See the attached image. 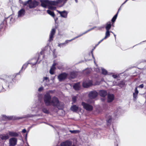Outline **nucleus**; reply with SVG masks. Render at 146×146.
Returning <instances> with one entry per match:
<instances>
[{
    "mask_svg": "<svg viewBox=\"0 0 146 146\" xmlns=\"http://www.w3.org/2000/svg\"><path fill=\"white\" fill-rule=\"evenodd\" d=\"M110 32H111L112 33H113V32L111 31L110 32V31H106V33H105V37L104 38V39H106L107 38L109 37L110 36Z\"/></svg>",
    "mask_w": 146,
    "mask_h": 146,
    "instance_id": "393cba45",
    "label": "nucleus"
},
{
    "mask_svg": "<svg viewBox=\"0 0 146 146\" xmlns=\"http://www.w3.org/2000/svg\"><path fill=\"white\" fill-rule=\"evenodd\" d=\"M134 93H135L136 94H138V91L137 90V87L135 88V92Z\"/></svg>",
    "mask_w": 146,
    "mask_h": 146,
    "instance_id": "c9c22d12",
    "label": "nucleus"
},
{
    "mask_svg": "<svg viewBox=\"0 0 146 146\" xmlns=\"http://www.w3.org/2000/svg\"><path fill=\"white\" fill-rule=\"evenodd\" d=\"M70 109L72 111L74 112H76L78 110V108L76 106L74 105L72 106Z\"/></svg>",
    "mask_w": 146,
    "mask_h": 146,
    "instance_id": "b1692460",
    "label": "nucleus"
},
{
    "mask_svg": "<svg viewBox=\"0 0 146 146\" xmlns=\"http://www.w3.org/2000/svg\"><path fill=\"white\" fill-rule=\"evenodd\" d=\"M43 81H45L46 83H48L49 81V78L47 77H44L43 79Z\"/></svg>",
    "mask_w": 146,
    "mask_h": 146,
    "instance_id": "c85d7f7f",
    "label": "nucleus"
},
{
    "mask_svg": "<svg viewBox=\"0 0 146 146\" xmlns=\"http://www.w3.org/2000/svg\"><path fill=\"white\" fill-rule=\"evenodd\" d=\"M119 111H117L116 113L115 112L114 114L111 115V114H108L106 115L107 123L108 125H110L112 122L113 119H115L117 114H119Z\"/></svg>",
    "mask_w": 146,
    "mask_h": 146,
    "instance_id": "20e7f679",
    "label": "nucleus"
},
{
    "mask_svg": "<svg viewBox=\"0 0 146 146\" xmlns=\"http://www.w3.org/2000/svg\"><path fill=\"white\" fill-rule=\"evenodd\" d=\"M22 132L23 133H25L26 132V130L25 129H24L22 130Z\"/></svg>",
    "mask_w": 146,
    "mask_h": 146,
    "instance_id": "79ce46f5",
    "label": "nucleus"
},
{
    "mask_svg": "<svg viewBox=\"0 0 146 146\" xmlns=\"http://www.w3.org/2000/svg\"><path fill=\"white\" fill-rule=\"evenodd\" d=\"M43 89V88L42 87H40L38 89V91L39 92L41 91Z\"/></svg>",
    "mask_w": 146,
    "mask_h": 146,
    "instance_id": "e433bc0d",
    "label": "nucleus"
},
{
    "mask_svg": "<svg viewBox=\"0 0 146 146\" xmlns=\"http://www.w3.org/2000/svg\"><path fill=\"white\" fill-rule=\"evenodd\" d=\"M25 9H21L18 12V17L20 18L23 17L25 15Z\"/></svg>",
    "mask_w": 146,
    "mask_h": 146,
    "instance_id": "ddd939ff",
    "label": "nucleus"
},
{
    "mask_svg": "<svg viewBox=\"0 0 146 146\" xmlns=\"http://www.w3.org/2000/svg\"><path fill=\"white\" fill-rule=\"evenodd\" d=\"M82 104L84 108L88 111H91L93 110V106L90 104L82 102Z\"/></svg>",
    "mask_w": 146,
    "mask_h": 146,
    "instance_id": "6e6552de",
    "label": "nucleus"
},
{
    "mask_svg": "<svg viewBox=\"0 0 146 146\" xmlns=\"http://www.w3.org/2000/svg\"><path fill=\"white\" fill-rule=\"evenodd\" d=\"M127 1H126V0L124 2V3H123L121 5V6H122V5H123V4H125L126 2Z\"/></svg>",
    "mask_w": 146,
    "mask_h": 146,
    "instance_id": "49530a36",
    "label": "nucleus"
},
{
    "mask_svg": "<svg viewBox=\"0 0 146 146\" xmlns=\"http://www.w3.org/2000/svg\"><path fill=\"white\" fill-rule=\"evenodd\" d=\"M92 85V82L91 80H86L83 83V86L84 88H88Z\"/></svg>",
    "mask_w": 146,
    "mask_h": 146,
    "instance_id": "f8f14e48",
    "label": "nucleus"
},
{
    "mask_svg": "<svg viewBox=\"0 0 146 146\" xmlns=\"http://www.w3.org/2000/svg\"><path fill=\"white\" fill-rule=\"evenodd\" d=\"M9 135L11 137H16L18 136V134L13 131H9Z\"/></svg>",
    "mask_w": 146,
    "mask_h": 146,
    "instance_id": "4be33fe9",
    "label": "nucleus"
},
{
    "mask_svg": "<svg viewBox=\"0 0 146 146\" xmlns=\"http://www.w3.org/2000/svg\"><path fill=\"white\" fill-rule=\"evenodd\" d=\"M57 19H58L57 18L54 19V20H55V22H56V20H57Z\"/></svg>",
    "mask_w": 146,
    "mask_h": 146,
    "instance_id": "09e8293b",
    "label": "nucleus"
},
{
    "mask_svg": "<svg viewBox=\"0 0 146 146\" xmlns=\"http://www.w3.org/2000/svg\"><path fill=\"white\" fill-rule=\"evenodd\" d=\"M92 56H93V58L94 59V57L93 56V54H92Z\"/></svg>",
    "mask_w": 146,
    "mask_h": 146,
    "instance_id": "8fccbe9b",
    "label": "nucleus"
},
{
    "mask_svg": "<svg viewBox=\"0 0 146 146\" xmlns=\"http://www.w3.org/2000/svg\"><path fill=\"white\" fill-rule=\"evenodd\" d=\"M99 95L101 97H104L107 94V92L106 90H101L99 92Z\"/></svg>",
    "mask_w": 146,
    "mask_h": 146,
    "instance_id": "6ab92c4d",
    "label": "nucleus"
},
{
    "mask_svg": "<svg viewBox=\"0 0 146 146\" xmlns=\"http://www.w3.org/2000/svg\"><path fill=\"white\" fill-rule=\"evenodd\" d=\"M43 56L42 55V58H43Z\"/></svg>",
    "mask_w": 146,
    "mask_h": 146,
    "instance_id": "13d9d810",
    "label": "nucleus"
},
{
    "mask_svg": "<svg viewBox=\"0 0 146 146\" xmlns=\"http://www.w3.org/2000/svg\"><path fill=\"white\" fill-rule=\"evenodd\" d=\"M137 94L135 93H133V97L134 98L136 99L137 97Z\"/></svg>",
    "mask_w": 146,
    "mask_h": 146,
    "instance_id": "f704fd0d",
    "label": "nucleus"
},
{
    "mask_svg": "<svg viewBox=\"0 0 146 146\" xmlns=\"http://www.w3.org/2000/svg\"><path fill=\"white\" fill-rule=\"evenodd\" d=\"M88 102L90 103H92V102H90V101H88Z\"/></svg>",
    "mask_w": 146,
    "mask_h": 146,
    "instance_id": "6e6d98bb",
    "label": "nucleus"
},
{
    "mask_svg": "<svg viewBox=\"0 0 146 146\" xmlns=\"http://www.w3.org/2000/svg\"><path fill=\"white\" fill-rule=\"evenodd\" d=\"M96 71L97 72H98L100 71V69L98 68H97L96 69Z\"/></svg>",
    "mask_w": 146,
    "mask_h": 146,
    "instance_id": "ea45409f",
    "label": "nucleus"
},
{
    "mask_svg": "<svg viewBox=\"0 0 146 146\" xmlns=\"http://www.w3.org/2000/svg\"><path fill=\"white\" fill-rule=\"evenodd\" d=\"M104 39H104V38L102 39V40H101L98 43L97 45H98L100 42H102V41H103Z\"/></svg>",
    "mask_w": 146,
    "mask_h": 146,
    "instance_id": "37998d69",
    "label": "nucleus"
},
{
    "mask_svg": "<svg viewBox=\"0 0 146 146\" xmlns=\"http://www.w3.org/2000/svg\"><path fill=\"white\" fill-rule=\"evenodd\" d=\"M113 34L114 35V37H115V38H116V35L115 34H114L113 33Z\"/></svg>",
    "mask_w": 146,
    "mask_h": 146,
    "instance_id": "5fc2aeb1",
    "label": "nucleus"
},
{
    "mask_svg": "<svg viewBox=\"0 0 146 146\" xmlns=\"http://www.w3.org/2000/svg\"><path fill=\"white\" fill-rule=\"evenodd\" d=\"M55 33V29L53 28L52 29L49 35V41H51L53 40V36L54 35Z\"/></svg>",
    "mask_w": 146,
    "mask_h": 146,
    "instance_id": "2eb2a0df",
    "label": "nucleus"
},
{
    "mask_svg": "<svg viewBox=\"0 0 146 146\" xmlns=\"http://www.w3.org/2000/svg\"><path fill=\"white\" fill-rule=\"evenodd\" d=\"M128 0H126V1H127Z\"/></svg>",
    "mask_w": 146,
    "mask_h": 146,
    "instance_id": "bf43d9fd",
    "label": "nucleus"
},
{
    "mask_svg": "<svg viewBox=\"0 0 146 146\" xmlns=\"http://www.w3.org/2000/svg\"><path fill=\"white\" fill-rule=\"evenodd\" d=\"M67 74L64 73L59 74L58 76V78L60 81H61L65 79L67 76Z\"/></svg>",
    "mask_w": 146,
    "mask_h": 146,
    "instance_id": "4468645a",
    "label": "nucleus"
},
{
    "mask_svg": "<svg viewBox=\"0 0 146 146\" xmlns=\"http://www.w3.org/2000/svg\"><path fill=\"white\" fill-rule=\"evenodd\" d=\"M17 139L15 138H10L9 140V146H15L17 143Z\"/></svg>",
    "mask_w": 146,
    "mask_h": 146,
    "instance_id": "1a4fd4ad",
    "label": "nucleus"
},
{
    "mask_svg": "<svg viewBox=\"0 0 146 146\" xmlns=\"http://www.w3.org/2000/svg\"><path fill=\"white\" fill-rule=\"evenodd\" d=\"M111 27V24L110 22L108 23L106 25L105 28L106 31H109Z\"/></svg>",
    "mask_w": 146,
    "mask_h": 146,
    "instance_id": "5701e85b",
    "label": "nucleus"
},
{
    "mask_svg": "<svg viewBox=\"0 0 146 146\" xmlns=\"http://www.w3.org/2000/svg\"><path fill=\"white\" fill-rule=\"evenodd\" d=\"M58 64L54 62L53 64H52V66L50 70V73L51 74H54V71L56 69L55 66Z\"/></svg>",
    "mask_w": 146,
    "mask_h": 146,
    "instance_id": "f3484780",
    "label": "nucleus"
},
{
    "mask_svg": "<svg viewBox=\"0 0 146 146\" xmlns=\"http://www.w3.org/2000/svg\"><path fill=\"white\" fill-rule=\"evenodd\" d=\"M98 93L95 91H91L89 94L88 96L89 98L91 99H93L96 98L98 96Z\"/></svg>",
    "mask_w": 146,
    "mask_h": 146,
    "instance_id": "9d476101",
    "label": "nucleus"
},
{
    "mask_svg": "<svg viewBox=\"0 0 146 146\" xmlns=\"http://www.w3.org/2000/svg\"><path fill=\"white\" fill-rule=\"evenodd\" d=\"M70 132L72 133H77L79 132V131L77 130H70Z\"/></svg>",
    "mask_w": 146,
    "mask_h": 146,
    "instance_id": "473e14b6",
    "label": "nucleus"
},
{
    "mask_svg": "<svg viewBox=\"0 0 146 146\" xmlns=\"http://www.w3.org/2000/svg\"><path fill=\"white\" fill-rule=\"evenodd\" d=\"M47 13L50 15L54 17L55 15L53 11H52L49 10H47Z\"/></svg>",
    "mask_w": 146,
    "mask_h": 146,
    "instance_id": "a878e982",
    "label": "nucleus"
},
{
    "mask_svg": "<svg viewBox=\"0 0 146 146\" xmlns=\"http://www.w3.org/2000/svg\"><path fill=\"white\" fill-rule=\"evenodd\" d=\"M2 118L1 119V120H5L7 119L8 120H14L17 119H21L23 118V117H18L13 116H6L5 115H3L2 116Z\"/></svg>",
    "mask_w": 146,
    "mask_h": 146,
    "instance_id": "423d86ee",
    "label": "nucleus"
},
{
    "mask_svg": "<svg viewBox=\"0 0 146 146\" xmlns=\"http://www.w3.org/2000/svg\"><path fill=\"white\" fill-rule=\"evenodd\" d=\"M122 84L123 85H124L125 84V83L123 82H122Z\"/></svg>",
    "mask_w": 146,
    "mask_h": 146,
    "instance_id": "3c124183",
    "label": "nucleus"
},
{
    "mask_svg": "<svg viewBox=\"0 0 146 146\" xmlns=\"http://www.w3.org/2000/svg\"><path fill=\"white\" fill-rule=\"evenodd\" d=\"M13 16L9 17L8 18L10 19V21L11 22H13L14 21V19L13 17Z\"/></svg>",
    "mask_w": 146,
    "mask_h": 146,
    "instance_id": "2f4dec72",
    "label": "nucleus"
},
{
    "mask_svg": "<svg viewBox=\"0 0 146 146\" xmlns=\"http://www.w3.org/2000/svg\"><path fill=\"white\" fill-rule=\"evenodd\" d=\"M80 87L81 85H80V83L75 84L73 86L74 88L76 90H79L80 89Z\"/></svg>",
    "mask_w": 146,
    "mask_h": 146,
    "instance_id": "aec40b11",
    "label": "nucleus"
},
{
    "mask_svg": "<svg viewBox=\"0 0 146 146\" xmlns=\"http://www.w3.org/2000/svg\"><path fill=\"white\" fill-rule=\"evenodd\" d=\"M33 61H34V62H31L30 61H29L24 64L23 65L22 68L21 70L20 71L19 73H21L23 71H24L25 70V69L27 68V66L28 64H30L33 65H34L35 64L37 61V60H36V59H34L32 60Z\"/></svg>",
    "mask_w": 146,
    "mask_h": 146,
    "instance_id": "39448f33",
    "label": "nucleus"
},
{
    "mask_svg": "<svg viewBox=\"0 0 146 146\" xmlns=\"http://www.w3.org/2000/svg\"><path fill=\"white\" fill-rule=\"evenodd\" d=\"M102 28V27H97V29L98 30H100Z\"/></svg>",
    "mask_w": 146,
    "mask_h": 146,
    "instance_id": "c03bdc74",
    "label": "nucleus"
},
{
    "mask_svg": "<svg viewBox=\"0 0 146 146\" xmlns=\"http://www.w3.org/2000/svg\"><path fill=\"white\" fill-rule=\"evenodd\" d=\"M1 121V119L0 118V121Z\"/></svg>",
    "mask_w": 146,
    "mask_h": 146,
    "instance_id": "4d7b16f0",
    "label": "nucleus"
},
{
    "mask_svg": "<svg viewBox=\"0 0 146 146\" xmlns=\"http://www.w3.org/2000/svg\"><path fill=\"white\" fill-rule=\"evenodd\" d=\"M42 111L43 112L46 113H49L48 111L45 108H44L42 109Z\"/></svg>",
    "mask_w": 146,
    "mask_h": 146,
    "instance_id": "7c9ffc66",
    "label": "nucleus"
},
{
    "mask_svg": "<svg viewBox=\"0 0 146 146\" xmlns=\"http://www.w3.org/2000/svg\"><path fill=\"white\" fill-rule=\"evenodd\" d=\"M0 137L2 140H6L8 139L9 138V136L8 134H3L0 135Z\"/></svg>",
    "mask_w": 146,
    "mask_h": 146,
    "instance_id": "412c9836",
    "label": "nucleus"
},
{
    "mask_svg": "<svg viewBox=\"0 0 146 146\" xmlns=\"http://www.w3.org/2000/svg\"><path fill=\"white\" fill-rule=\"evenodd\" d=\"M42 55L41 54V53H40V54L39 55V56L38 58V60H39V59H41V58H40V57H41Z\"/></svg>",
    "mask_w": 146,
    "mask_h": 146,
    "instance_id": "58836bf2",
    "label": "nucleus"
},
{
    "mask_svg": "<svg viewBox=\"0 0 146 146\" xmlns=\"http://www.w3.org/2000/svg\"><path fill=\"white\" fill-rule=\"evenodd\" d=\"M75 0V2H76V3H78V0Z\"/></svg>",
    "mask_w": 146,
    "mask_h": 146,
    "instance_id": "864d4df0",
    "label": "nucleus"
},
{
    "mask_svg": "<svg viewBox=\"0 0 146 146\" xmlns=\"http://www.w3.org/2000/svg\"><path fill=\"white\" fill-rule=\"evenodd\" d=\"M61 146H75L70 141L67 140L61 143Z\"/></svg>",
    "mask_w": 146,
    "mask_h": 146,
    "instance_id": "9b49d317",
    "label": "nucleus"
},
{
    "mask_svg": "<svg viewBox=\"0 0 146 146\" xmlns=\"http://www.w3.org/2000/svg\"><path fill=\"white\" fill-rule=\"evenodd\" d=\"M117 14H117V13L113 17V18H112V19L111 20V21H112V22H114L115 21L116 19L117 18Z\"/></svg>",
    "mask_w": 146,
    "mask_h": 146,
    "instance_id": "c756f323",
    "label": "nucleus"
},
{
    "mask_svg": "<svg viewBox=\"0 0 146 146\" xmlns=\"http://www.w3.org/2000/svg\"><path fill=\"white\" fill-rule=\"evenodd\" d=\"M72 78H74L75 77H76V75H74V76H72Z\"/></svg>",
    "mask_w": 146,
    "mask_h": 146,
    "instance_id": "603ef678",
    "label": "nucleus"
},
{
    "mask_svg": "<svg viewBox=\"0 0 146 146\" xmlns=\"http://www.w3.org/2000/svg\"><path fill=\"white\" fill-rule=\"evenodd\" d=\"M143 86H144L143 84H141L138 87L139 88H143Z\"/></svg>",
    "mask_w": 146,
    "mask_h": 146,
    "instance_id": "4c0bfd02",
    "label": "nucleus"
},
{
    "mask_svg": "<svg viewBox=\"0 0 146 146\" xmlns=\"http://www.w3.org/2000/svg\"><path fill=\"white\" fill-rule=\"evenodd\" d=\"M76 100V96L73 97L72 98V101L74 102H75Z\"/></svg>",
    "mask_w": 146,
    "mask_h": 146,
    "instance_id": "72a5a7b5",
    "label": "nucleus"
},
{
    "mask_svg": "<svg viewBox=\"0 0 146 146\" xmlns=\"http://www.w3.org/2000/svg\"><path fill=\"white\" fill-rule=\"evenodd\" d=\"M114 96L113 94H109L108 96V102H111L114 99Z\"/></svg>",
    "mask_w": 146,
    "mask_h": 146,
    "instance_id": "a211bd4d",
    "label": "nucleus"
},
{
    "mask_svg": "<svg viewBox=\"0 0 146 146\" xmlns=\"http://www.w3.org/2000/svg\"><path fill=\"white\" fill-rule=\"evenodd\" d=\"M57 11L60 14V16L62 17L65 18L67 17L68 13L66 11Z\"/></svg>",
    "mask_w": 146,
    "mask_h": 146,
    "instance_id": "dca6fc26",
    "label": "nucleus"
},
{
    "mask_svg": "<svg viewBox=\"0 0 146 146\" xmlns=\"http://www.w3.org/2000/svg\"><path fill=\"white\" fill-rule=\"evenodd\" d=\"M44 101L47 106L52 105L53 106L60 109H62L63 106V104L59 102L57 98L54 96L51 98V96L50 95L49 91L47 92L44 95Z\"/></svg>",
    "mask_w": 146,
    "mask_h": 146,
    "instance_id": "f257e3e1",
    "label": "nucleus"
},
{
    "mask_svg": "<svg viewBox=\"0 0 146 146\" xmlns=\"http://www.w3.org/2000/svg\"><path fill=\"white\" fill-rule=\"evenodd\" d=\"M96 27H93L91 29H90L89 30H88L87 31H86L85 32L82 33L81 34H80V35H79L78 36H76V37H74V38H72V39H71V40H66L65 42H64V43L65 44V45H66V44H67L69 42H71V41L73 40H74L75 39H76V38H78V37H80V36H82L83 35H84V34L87 33H88V32L94 29V28H95Z\"/></svg>",
    "mask_w": 146,
    "mask_h": 146,
    "instance_id": "0eeeda50",
    "label": "nucleus"
},
{
    "mask_svg": "<svg viewBox=\"0 0 146 146\" xmlns=\"http://www.w3.org/2000/svg\"><path fill=\"white\" fill-rule=\"evenodd\" d=\"M58 46L60 48L63 47L64 46H66L65 43L64 42L61 43H58Z\"/></svg>",
    "mask_w": 146,
    "mask_h": 146,
    "instance_id": "cd10ccee",
    "label": "nucleus"
},
{
    "mask_svg": "<svg viewBox=\"0 0 146 146\" xmlns=\"http://www.w3.org/2000/svg\"><path fill=\"white\" fill-rule=\"evenodd\" d=\"M113 77L114 78H116L117 77V76L116 75H113Z\"/></svg>",
    "mask_w": 146,
    "mask_h": 146,
    "instance_id": "a19ab883",
    "label": "nucleus"
},
{
    "mask_svg": "<svg viewBox=\"0 0 146 146\" xmlns=\"http://www.w3.org/2000/svg\"><path fill=\"white\" fill-rule=\"evenodd\" d=\"M58 69H62V67H58Z\"/></svg>",
    "mask_w": 146,
    "mask_h": 146,
    "instance_id": "de8ad7c7",
    "label": "nucleus"
},
{
    "mask_svg": "<svg viewBox=\"0 0 146 146\" xmlns=\"http://www.w3.org/2000/svg\"><path fill=\"white\" fill-rule=\"evenodd\" d=\"M121 7L119 8V9H118V12H117V13H118V12H119V11L121 9Z\"/></svg>",
    "mask_w": 146,
    "mask_h": 146,
    "instance_id": "a18cd8bd",
    "label": "nucleus"
},
{
    "mask_svg": "<svg viewBox=\"0 0 146 146\" xmlns=\"http://www.w3.org/2000/svg\"><path fill=\"white\" fill-rule=\"evenodd\" d=\"M102 74L104 75H106L107 74V71L103 68H102Z\"/></svg>",
    "mask_w": 146,
    "mask_h": 146,
    "instance_id": "bb28decb",
    "label": "nucleus"
},
{
    "mask_svg": "<svg viewBox=\"0 0 146 146\" xmlns=\"http://www.w3.org/2000/svg\"><path fill=\"white\" fill-rule=\"evenodd\" d=\"M67 0H56V1H51L48 0H40L41 6L44 8L47 6H49V9L52 10H55L56 9L55 7L53 6H56L58 4H60L61 7L63 6L66 2Z\"/></svg>",
    "mask_w": 146,
    "mask_h": 146,
    "instance_id": "f03ea898",
    "label": "nucleus"
},
{
    "mask_svg": "<svg viewBox=\"0 0 146 146\" xmlns=\"http://www.w3.org/2000/svg\"><path fill=\"white\" fill-rule=\"evenodd\" d=\"M0 79H1V78H0Z\"/></svg>",
    "mask_w": 146,
    "mask_h": 146,
    "instance_id": "052dcab7",
    "label": "nucleus"
},
{
    "mask_svg": "<svg viewBox=\"0 0 146 146\" xmlns=\"http://www.w3.org/2000/svg\"><path fill=\"white\" fill-rule=\"evenodd\" d=\"M23 4L24 7L29 5V8L31 9L35 8L38 6V3L36 0L32 1V0H28L27 1L24 2Z\"/></svg>",
    "mask_w": 146,
    "mask_h": 146,
    "instance_id": "7ed1b4c3",
    "label": "nucleus"
}]
</instances>
